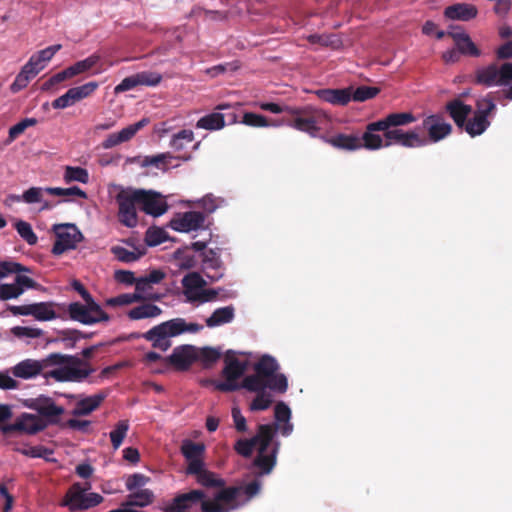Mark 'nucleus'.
Instances as JSON below:
<instances>
[{
  "instance_id": "obj_1",
  "label": "nucleus",
  "mask_w": 512,
  "mask_h": 512,
  "mask_svg": "<svg viewBox=\"0 0 512 512\" xmlns=\"http://www.w3.org/2000/svg\"><path fill=\"white\" fill-rule=\"evenodd\" d=\"M278 370L277 360L270 355H263L254 364L255 373L246 376L242 381V386L246 390L269 388L274 392L283 394L288 389V380L284 374L277 373Z\"/></svg>"
},
{
  "instance_id": "obj_2",
  "label": "nucleus",
  "mask_w": 512,
  "mask_h": 512,
  "mask_svg": "<svg viewBox=\"0 0 512 512\" xmlns=\"http://www.w3.org/2000/svg\"><path fill=\"white\" fill-rule=\"evenodd\" d=\"M381 131L383 132V137L376 134V131H369L366 126L362 135V140L365 141V149L374 151L394 144L406 148H414L422 147L427 144L426 138L421 137L416 130L404 131L400 128H388L387 130Z\"/></svg>"
},
{
  "instance_id": "obj_3",
  "label": "nucleus",
  "mask_w": 512,
  "mask_h": 512,
  "mask_svg": "<svg viewBox=\"0 0 512 512\" xmlns=\"http://www.w3.org/2000/svg\"><path fill=\"white\" fill-rule=\"evenodd\" d=\"M202 328L198 323H187L184 318L178 317L152 327L142 337L151 342L153 348L167 351L172 345L170 338L184 333H197Z\"/></svg>"
},
{
  "instance_id": "obj_4",
  "label": "nucleus",
  "mask_w": 512,
  "mask_h": 512,
  "mask_svg": "<svg viewBox=\"0 0 512 512\" xmlns=\"http://www.w3.org/2000/svg\"><path fill=\"white\" fill-rule=\"evenodd\" d=\"M59 355L64 359L44 370L43 377L46 380L52 378L56 382H82L95 371L89 362L77 356L61 353Z\"/></svg>"
},
{
  "instance_id": "obj_5",
  "label": "nucleus",
  "mask_w": 512,
  "mask_h": 512,
  "mask_svg": "<svg viewBox=\"0 0 512 512\" xmlns=\"http://www.w3.org/2000/svg\"><path fill=\"white\" fill-rule=\"evenodd\" d=\"M290 117L285 119L287 126L298 131L316 137L329 123V116L321 109L307 105L304 107H292L289 110Z\"/></svg>"
},
{
  "instance_id": "obj_6",
  "label": "nucleus",
  "mask_w": 512,
  "mask_h": 512,
  "mask_svg": "<svg viewBox=\"0 0 512 512\" xmlns=\"http://www.w3.org/2000/svg\"><path fill=\"white\" fill-rule=\"evenodd\" d=\"M473 82L485 87L510 85L503 93L505 99L512 100V63L505 62L498 65L494 62L480 67L474 72Z\"/></svg>"
},
{
  "instance_id": "obj_7",
  "label": "nucleus",
  "mask_w": 512,
  "mask_h": 512,
  "mask_svg": "<svg viewBox=\"0 0 512 512\" xmlns=\"http://www.w3.org/2000/svg\"><path fill=\"white\" fill-rule=\"evenodd\" d=\"M91 488L90 483L82 486L80 483H74L67 491L62 505L67 506L70 511H82L95 507L103 501V497L98 493H86Z\"/></svg>"
},
{
  "instance_id": "obj_8",
  "label": "nucleus",
  "mask_w": 512,
  "mask_h": 512,
  "mask_svg": "<svg viewBox=\"0 0 512 512\" xmlns=\"http://www.w3.org/2000/svg\"><path fill=\"white\" fill-rule=\"evenodd\" d=\"M242 486L220 487L209 503H204V512H231L242 505Z\"/></svg>"
},
{
  "instance_id": "obj_9",
  "label": "nucleus",
  "mask_w": 512,
  "mask_h": 512,
  "mask_svg": "<svg viewBox=\"0 0 512 512\" xmlns=\"http://www.w3.org/2000/svg\"><path fill=\"white\" fill-rule=\"evenodd\" d=\"M277 428V426L269 424L258 425L256 435L250 439L237 440L234 444V450L242 457L250 458L255 446H261V450H263L265 447H269L272 444Z\"/></svg>"
},
{
  "instance_id": "obj_10",
  "label": "nucleus",
  "mask_w": 512,
  "mask_h": 512,
  "mask_svg": "<svg viewBox=\"0 0 512 512\" xmlns=\"http://www.w3.org/2000/svg\"><path fill=\"white\" fill-rule=\"evenodd\" d=\"M115 200L118 205L119 222L128 228L137 226L138 216L136 208H140L137 189H122L117 193Z\"/></svg>"
},
{
  "instance_id": "obj_11",
  "label": "nucleus",
  "mask_w": 512,
  "mask_h": 512,
  "mask_svg": "<svg viewBox=\"0 0 512 512\" xmlns=\"http://www.w3.org/2000/svg\"><path fill=\"white\" fill-rule=\"evenodd\" d=\"M67 312L71 320L84 325H93L109 321V315L97 302H72L68 305Z\"/></svg>"
},
{
  "instance_id": "obj_12",
  "label": "nucleus",
  "mask_w": 512,
  "mask_h": 512,
  "mask_svg": "<svg viewBox=\"0 0 512 512\" xmlns=\"http://www.w3.org/2000/svg\"><path fill=\"white\" fill-rule=\"evenodd\" d=\"M64 358L59 353H51L41 360L25 359L11 368L12 374L21 379H31L43 376L45 369L59 364Z\"/></svg>"
},
{
  "instance_id": "obj_13",
  "label": "nucleus",
  "mask_w": 512,
  "mask_h": 512,
  "mask_svg": "<svg viewBox=\"0 0 512 512\" xmlns=\"http://www.w3.org/2000/svg\"><path fill=\"white\" fill-rule=\"evenodd\" d=\"M234 352L229 350L226 353V365L222 371L225 378L224 382H214L215 388L221 392H233L243 388L242 383H237V380L244 374L246 370V363L240 362L234 357Z\"/></svg>"
},
{
  "instance_id": "obj_14",
  "label": "nucleus",
  "mask_w": 512,
  "mask_h": 512,
  "mask_svg": "<svg viewBox=\"0 0 512 512\" xmlns=\"http://www.w3.org/2000/svg\"><path fill=\"white\" fill-rule=\"evenodd\" d=\"M53 231L56 239L51 252L55 256L75 249L83 239L81 232L74 224H56L53 226Z\"/></svg>"
},
{
  "instance_id": "obj_15",
  "label": "nucleus",
  "mask_w": 512,
  "mask_h": 512,
  "mask_svg": "<svg viewBox=\"0 0 512 512\" xmlns=\"http://www.w3.org/2000/svg\"><path fill=\"white\" fill-rule=\"evenodd\" d=\"M46 426V423L40 417L28 413H23L15 420L14 423L3 425L1 430L4 434L20 432L34 435L44 430Z\"/></svg>"
},
{
  "instance_id": "obj_16",
  "label": "nucleus",
  "mask_w": 512,
  "mask_h": 512,
  "mask_svg": "<svg viewBox=\"0 0 512 512\" xmlns=\"http://www.w3.org/2000/svg\"><path fill=\"white\" fill-rule=\"evenodd\" d=\"M216 109L229 110V112L226 114L213 112L208 115H205L197 121L196 127L205 130H219L225 126L226 118L229 124H233L237 121V115L230 104H220L216 107Z\"/></svg>"
},
{
  "instance_id": "obj_17",
  "label": "nucleus",
  "mask_w": 512,
  "mask_h": 512,
  "mask_svg": "<svg viewBox=\"0 0 512 512\" xmlns=\"http://www.w3.org/2000/svg\"><path fill=\"white\" fill-rule=\"evenodd\" d=\"M197 350L192 345H181L173 349L164 359L165 364L173 366L178 371H186L197 360Z\"/></svg>"
},
{
  "instance_id": "obj_18",
  "label": "nucleus",
  "mask_w": 512,
  "mask_h": 512,
  "mask_svg": "<svg viewBox=\"0 0 512 512\" xmlns=\"http://www.w3.org/2000/svg\"><path fill=\"white\" fill-rule=\"evenodd\" d=\"M137 194L140 209L146 214L158 217L167 211L168 205L159 193L137 189Z\"/></svg>"
},
{
  "instance_id": "obj_19",
  "label": "nucleus",
  "mask_w": 512,
  "mask_h": 512,
  "mask_svg": "<svg viewBox=\"0 0 512 512\" xmlns=\"http://www.w3.org/2000/svg\"><path fill=\"white\" fill-rule=\"evenodd\" d=\"M422 126L428 134L427 142H439L452 132L451 124L445 122L443 116L440 114H433L426 117L422 122Z\"/></svg>"
},
{
  "instance_id": "obj_20",
  "label": "nucleus",
  "mask_w": 512,
  "mask_h": 512,
  "mask_svg": "<svg viewBox=\"0 0 512 512\" xmlns=\"http://www.w3.org/2000/svg\"><path fill=\"white\" fill-rule=\"evenodd\" d=\"M206 216L200 211H188L170 221V227L178 232H190L204 227Z\"/></svg>"
},
{
  "instance_id": "obj_21",
  "label": "nucleus",
  "mask_w": 512,
  "mask_h": 512,
  "mask_svg": "<svg viewBox=\"0 0 512 512\" xmlns=\"http://www.w3.org/2000/svg\"><path fill=\"white\" fill-rule=\"evenodd\" d=\"M415 120V116L410 112L390 113L377 121L368 123L366 126L369 131H380L388 128H399Z\"/></svg>"
},
{
  "instance_id": "obj_22",
  "label": "nucleus",
  "mask_w": 512,
  "mask_h": 512,
  "mask_svg": "<svg viewBox=\"0 0 512 512\" xmlns=\"http://www.w3.org/2000/svg\"><path fill=\"white\" fill-rule=\"evenodd\" d=\"M174 499L184 512H193L197 509L204 512V503H209L205 492L200 489H193L187 493L179 494Z\"/></svg>"
},
{
  "instance_id": "obj_23",
  "label": "nucleus",
  "mask_w": 512,
  "mask_h": 512,
  "mask_svg": "<svg viewBox=\"0 0 512 512\" xmlns=\"http://www.w3.org/2000/svg\"><path fill=\"white\" fill-rule=\"evenodd\" d=\"M148 122L149 120L147 118H143L134 124L128 125L117 133L109 134L107 138L101 143V147L103 149H111L121 143L128 142L136 135L140 129L145 127Z\"/></svg>"
},
{
  "instance_id": "obj_24",
  "label": "nucleus",
  "mask_w": 512,
  "mask_h": 512,
  "mask_svg": "<svg viewBox=\"0 0 512 512\" xmlns=\"http://www.w3.org/2000/svg\"><path fill=\"white\" fill-rule=\"evenodd\" d=\"M205 451L203 443L193 442L192 440H184L181 445V453L188 461L186 472H197L200 466L204 465L202 460Z\"/></svg>"
},
{
  "instance_id": "obj_25",
  "label": "nucleus",
  "mask_w": 512,
  "mask_h": 512,
  "mask_svg": "<svg viewBox=\"0 0 512 512\" xmlns=\"http://www.w3.org/2000/svg\"><path fill=\"white\" fill-rule=\"evenodd\" d=\"M279 445V442H274L270 451H268L269 447H265L263 450H261V446L258 447V454L253 460V466L260 470V475H268L274 469Z\"/></svg>"
},
{
  "instance_id": "obj_26",
  "label": "nucleus",
  "mask_w": 512,
  "mask_h": 512,
  "mask_svg": "<svg viewBox=\"0 0 512 512\" xmlns=\"http://www.w3.org/2000/svg\"><path fill=\"white\" fill-rule=\"evenodd\" d=\"M203 270L208 278L217 281L224 274V266L220 254L214 249H208L202 253Z\"/></svg>"
},
{
  "instance_id": "obj_27",
  "label": "nucleus",
  "mask_w": 512,
  "mask_h": 512,
  "mask_svg": "<svg viewBox=\"0 0 512 512\" xmlns=\"http://www.w3.org/2000/svg\"><path fill=\"white\" fill-rule=\"evenodd\" d=\"M448 36L451 37L455 43L460 55L469 57H480L481 51L472 41L471 37L463 30L448 31Z\"/></svg>"
},
{
  "instance_id": "obj_28",
  "label": "nucleus",
  "mask_w": 512,
  "mask_h": 512,
  "mask_svg": "<svg viewBox=\"0 0 512 512\" xmlns=\"http://www.w3.org/2000/svg\"><path fill=\"white\" fill-rule=\"evenodd\" d=\"M323 139L329 145L341 150L355 151L365 148V141L362 140V136L339 133L332 137H323Z\"/></svg>"
},
{
  "instance_id": "obj_29",
  "label": "nucleus",
  "mask_w": 512,
  "mask_h": 512,
  "mask_svg": "<svg viewBox=\"0 0 512 512\" xmlns=\"http://www.w3.org/2000/svg\"><path fill=\"white\" fill-rule=\"evenodd\" d=\"M317 96L330 104L345 106L352 100V89H320L316 92Z\"/></svg>"
},
{
  "instance_id": "obj_30",
  "label": "nucleus",
  "mask_w": 512,
  "mask_h": 512,
  "mask_svg": "<svg viewBox=\"0 0 512 512\" xmlns=\"http://www.w3.org/2000/svg\"><path fill=\"white\" fill-rule=\"evenodd\" d=\"M445 109L457 127L460 129H463L467 118L472 111V107L470 105L465 104L459 99L449 101L446 104Z\"/></svg>"
},
{
  "instance_id": "obj_31",
  "label": "nucleus",
  "mask_w": 512,
  "mask_h": 512,
  "mask_svg": "<svg viewBox=\"0 0 512 512\" xmlns=\"http://www.w3.org/2000/svg\"><path fill=\"white\" fill-rule=\"evenodd\" d=\"M478 14L476 6L467 3H458L445 8L444 16L451 20L469 21Z\"/></svg>"
},
{
  "instance_id": "obj_32",
  "label": "nucleus",
  "mask_w": 512,
  "mask_h": 512,
  "mask_svg": "<svg viewBox=\"0 0 512 512\" xmlns=\"http://www.w3.org/2000/svg\"><path fill=\"white\" fill-rule=\"evenodd\" d=\"M32 408L36 410L39 415L46 418L49 423L56 424L59 417L64 413V408L57 406L51 399L37 401Z\"/></svg>"
},
{
  "instance_id": "obj_33",
  "label": "nucleus",
  "mask_w": 512,
  "mask_h": 512,
  "mask_svg": "<svg viewBox=\"0 0 512 512\" xmlns=\"http://www.w3.org/2000/svg\"><path fill=\"white\" fill-rule=\"evenodd\" d=\"M196 478L198 484L206 488H220L225 486V480L218 477L214 472L207 470L204 465L200 466L197 472H187Z\"/></svg>"
},
{
  "instance_id": "obj_34",
  "label": "nucleus",
  "mask_w": 512,
  "mask_h": 512,
  "mask_svg": "<svg viewBox=\"0 0 512 512\" xmlns=\"http://www.w3.org/2000/svg\"><path fill=\"white\" fill-rule=\"evenodd\" d=\"M106 398L105 393H98L81 399L77 402L74 410V416H85L96 410Z\"/></svg>"
},
{
  "instance_id": "obj_35",
  "label": "nucleus",
  "mask_w": 512,
  "mask_h": 512,
  "mask_svg": "<svg viewBox=\"0 0 512 512\" xmlns=\"http://www.w3.org/2000/svg\"><path fill=\"white\" fill-rule=\"evenodd\" d=\"M174 158L175 157L171 153L167 152L154 156H138L130 159V161L132 163L140 164L142 167L154 166L158 169L166 170L171 160Z\"/></svg>"
},
{
  "instance_id": "obj_36",
  "label": "nucleus",
  "mask_w": 512,
  "mask_h": 512,
  "mask_svg": "<svg viewBox=\"0 0 512 512\" xmlns=\"http://www.w3.org/2000/svg\"><path fill=\"white\" fill-rule=\"evenodd\" d=\"M234 307L226 306L216 309L209 318L206 319V325L210 328L230 323L234 319Z\"/></svg>"
},
{
  "instance_id": "obj_37",
  "label": "nucleus",
  "mask_w": 512,
  "mask_h": 512,
  "mask_svg": "<svg viewBox=\"0 0 512 512\" xmlns=\"http://www.w3.org/2000/svg\"><path fill=\"white\" fill-rule=\"evenodd\" d=\"M154 501V494L149 489H139L127 496L125 506L132 508L145 507Z\"/></svg>"
},
{
  "instance_id": "obj_38",
  "label": "nucleus",
  "mask_w": 512,
  "mask_h": 512,
  "mask_svg": "<svg viewBox=\"0 0 512 512\" xmlns=\"http://www.w3.org/2000/svg\"><path fill=\"white\" fill-rule=\"evenodd\" d=\"M162 313V309L154 304H143L134 307L128 312V317L132 320L157 317Z\"/></svg>"
},
{
  "instance_id": "obj_39",
  "label": "nucleus",
  "mask_w": 512,
  "mask_h": 512,
  "mask_svg": "<svg viewBox=\"0 0 512 512\" xmlns=\"http://www.w3.org/2000/svg\"><path fill=\"white\" fill-rule=\"evenodd\" d=\"M490 125V121L483 116L474 113V116L466 121L463 129L471 136L481 135Z\"/></svg>"
},
{
  "instance_id": "obj_40",
  "label": "nucleus",
  "mask_w": 512,
  "mask_h": 512,
  "mask_svg": "<svg viewBox=\"0 0 512 512\" xmlns=\"http://www.w3.org/2000/svg\"><path fill=\"white\" fill-rule=\"evenodd\" d=\"M53 302L33 303V317L38 321H49L57 318Z\"/></svg>"
},
{
  "instance_id": "obj_41",
  "label": "nucleus",
  "mask_w": 512,
  "mask_h": 512,
  "mask_svg": "<svg viewBox=\"0 0 512 512\" xmlns=\"http://www.w3.org/2000/svg\"><path fill=\"white\" fill-rule=\"evenodd\" d=\"M267 388H262L261 390H249L250 392H256L257 395L250 403V410L252 411H263L268 409L272 402V395L266 391Z\"/></svg>"
},
{
  "instance_id": "obj_42",
  "label": "nucleus",
  "mask_w": 512,
  "mask_h": 512,
  "mask_svg": "<svg viewBox=\"0 0 512 512\" xmlns=\"http://www.w3.org/2000/svg\"><path fill=\"white\" fill-rule=\"evenodd\" d=\"M63 178L66 183L80 182L86 184L89 181V173L82 167L66 166Z\"/></svg>"
},
{
  "instance_id": "obj_43",
  "label": "nucleus",
  "mask_w": 512,
  "mask_h": 512,
  "mask_svg": "<svg viewBox=\"0 0 512 512\" xmlns=\"http://www.w3.org/2000/svg\"><path fill=\"white\" fill-rule=\"evenodd\" d=\"M129 430V422L128 420H120L116 423L114 429L110 432V440L114 450H117L123 440L125 439L127 432Z\"/></svg>"
},
{
  "instance_id": "obj_44",
  "label": "nucleus",
  "mask_w": 512,
  "mask_h": 512,
  "mask_svg": "<svg viewBox=\"0 0 512 512\" xmlns=\"http://www.w3.org/2000/svg\"><path fill=\"white\" fill-rule=\"evenodd\" d=\"M194 140V133L192 130L183 129L178 133L174 134L171 141L170 146L176 150H183L187 144L191 143Z\"/></svg>"
},
{
  "instance_id": "obj_45",
  "label": "nucleus",
  "mask_w": 512,
  "mask_h": 512,
  "mask_svg": "<svg viewBox=\"0 0 512 512\" xmlns=\"http://www.w3.org/2000/svg\"><path fill=\"white\" fill-rule=\"evenodd\" d=\"M143 300H145L144 295L138 294L136 292L133 294L125 293V294H120L116 297L107 299L106 304L111 307H116V306L129 305L134 302H139V301H143Z\"/></svg>"
},
{
  "instance_id": "obj_46",
  "label": "nucleus",
  "mask_w": 512,
  "mask_h": 512,
  "mask_svg": "<svg viewBox=\"0 0 512 512\" xmlns=\"http://www.w3.org/2000/svg\"><path fill=\"white\" fill-rule=\"evenodd\" d=\"M197 357V360L201 361L204 366L210 367L220 359L221 351L212 347H204L197 351Z\"/></svg>"
},
{
  "instance_id": "obj_47",
  "label": "nucleus",
  "mask_w": 512,
  "mask_h": 512,
  "mask_svg": "<svg viewBox=\"0 0 512 512\" xmlns=\"http://www.w3.org/2000/svg\"><path fill=\"white\" fill-rule=\"evenodd\" d=\"M14 227L21 238L29 245H35L37 243L38 237L28 222L19 220L15 223Z\"/></svg>"
},
{
  "instance_id": "obj_48",
  "label": "nucleus",
  "mask_w": 512,
  "mask_h": 512,
  "mask_svg": "<svg viewBox=\"0 0 512 512\" xmlns=\"http://www.w3.org/2000/svg\"><path fill=\"white\" fill-rule=\"evenodd\" d=\"M73 77L75 76L73 74L71 67L69 66L66 69L54 74L47 81H45L41 86V90L49 91L52 89L53 86Z\"/></svg>"
},
{
  "instance_id": "obj_49",
  "label": "nucleus",
  "mask_w": 512,
  "mask_h": 512,
  "mask_svg": "<svg viewBox=\"0 0 512 512\" xmlns=\"http://www.w3.org/2000/svg\"><path fill=\"white\" fill-rule=\"evenodd\" d=\"M21 454L32 457V458H43L47 461H51L49 456L53 454V451L43 445L29 446L26 448L18 449Z\"/></svg>"
},
{
  "instance_id": "obj_50",
  "label": "nucleus",
  "mask_w": 512,
  "mask_h": 512,
  "mask_svg": "<svg viewBox=\"0 0 512 512\" xmlns=\"http://www.w3.org/2000/svg\"><path fill=\"white\" fill-rule=\"evenodd\" d=\"M30 272V269L14 261L0 260V280L13 273Z\"/></svg>"
},
{
  "instance_id": "obj_51",
  "label": "nucleus",
  "mask_w": 512,
  "mask_h": 512,
  "mask_svg": "<svg viewBox=\"0 0 512 512\" xmlns=\"http://www.w3.org/2000/svg\"><path fill=\"white\" fill-rule=\"evenodd\" d=\"M100 58L101 57L98 54H92L86 59L78 61L75 64L71 65L70 67L73 71L74 76H77L92 69L100 61Z\"/></svg>"
},
{
  "instance_id": "obj_52",
  "label": "nucleus",
  "mask_w": 512,
  "mask_h": 512,
  "mask_svg": "<svg viewBox=\"0 0 512 512\" xmlns=\"http://www.w3.org/2000/svg\"><path fill=\"white\" fill-rule=\"evenodd\" d=\"M98 88V83L95 81L85 83L81 86L70 88L75 103L81 101L84 98L89 97Z\"/></svg>"
},
{
  "instance_id": "obj_53",
  "label": "nucleus",
  "mask_w": 512,
  "mask_h": 512,
  "mask_svg": "<svg viewBox=\"0 0 512 512\" xmlns=\"http://www.w3.org/2000/svg\"><path fill=\"white\" fill-rule=\"evenodd\" d=\"M111 251L119 261L125 263L137 261L143 255V252L130 251L121 246L112 247Z\"/></svg>"
},
{
  "instance_id": "obj_54",
  "label": "nucleus",
  "mask_w": 512,
  "mask_h": 512,
  "mask_svg": "<svg viewBox=\"0 0 512 512\" xmlns=\"http://www.w3.org/2000/svg\"><path fill=\"white\" fill-rule=\"evenodd\" d=\"M45 191L46 193L54 196H78L80 198L87 197L86 192L77 186L70 188L47 187L45 188Z\"/></svg>"
},
{
  "instance_id": "obj_55",
  "label": "nucleus",
  "mask_w": 512,
  "mask_h": 512,
  "mask_svg": "<svg viewBox=\"0 0 512 512\" xmlns=\"http://www.w3.org/2000/svg\"><path fill=\"white\" fill-rule=\"evenodd\" d=\"M136 77L138 86H157L162 80V75L153 71L136 73Z\"/></svg>"
},
{
  "instance_id": "obj_56",
  "label": "nucleus",
  "mask_w": 512,
  "mask_h": 512,
  "mask_svg": "<svg viewBox=\"0 0 512 512\" xmlns=\"http://www.w3.org/2000/svg\"><path fill=\"white\" fill-rule=\"evenodd\" d=\"M307 40L311 44H318L325 47H336L340 42L335 35L328 34H311L307 37Z\"/></svg>"
},
{
  "instance_id": "obj_57",
  "label": "nucleus",
  "mask_w": 512,
  "mask_h": 512,
  "mask_svg": "<svg viewBox=\"0 0 512 512\" xmlns=\"http://www.w3.org/2000/svg\"><path fill=\"white\" fill-rule=\"evenodd\" d=\"M380 92L377 87L360 86L352 93V100L364 102L374 98Z\"/></svg>"
},
{
  "instance_id": "obj_58",
  "label": "nucleus",
  "mask_w": 512,
  "mask_h": 512,
  "mask_svg": "<svg viewBox=\"0 0 512 512\" xmlns=\"http://www.w3.org/2000/svg\"><path fill=\"white\" fill-rule=\"evenodd\" d=\"M23 294V289L18 287L15 282L10 284L0 285V300L7 301L10 299H16Z\"/></svg>"
},
{
  "instance_id": "obj_59",
  "label": "nucleus",
  "mask_w": 512,
  "mask_h": 512,
  "mask_svg": "<svg viewBox=\"0 0 512 512\" xmlns=\"http://www.w3.org/2000/svg\"><path fill=\"white\" fill-rule=\"evenodd\" d=\"M167 238L166 232L160 228H149L145 235L148 246L154 247L163 243Z\"/></svg>"
},
{
  "instance_id": "obj_60",
  "label": "nucleus",
  "mask_w": 512,
  "mask_h": 512,
  "mask_svg": "<svg viewBox=\"0 0 512 512\" xmlns=\"http://www.w3.org/2000/svg\"><path fill=\"white\" fill-rule=\"evenodd\" d=\"M496 109V105L491 98L484 97L476 102L475 113L488 119V116Z\"/></svg>"
},
{
  "instance_id": "obj_61",
  "label": "nucleus",
  "mask_w": 512,
  "mask_h": 512,
  "mask_svg": "<svg viewBox=\"0 0 512 512\" xmlns=\"http://www.w3.org/2000/svg\"><path fill=\"white\" fill-rule=\"evenodd\" d=\"M11 333L17 338H39L43 331L39 328L15 326L11 329Z\"/></svg>"
},
{
  "instance_id": "obj_62",
  "label": "nucleus",
  "mask_w": 512,
  "mask_h": 512,
  "mask_svg": "<svg viewBox=\"0 0 512 512\" xmlns=\"http://www.w3.org/2000/svg\"><path fill=\"white\" fill-rule=\"evenodd\" d=\"M242 123L251 127L269 126L268 120L265 116L253 112L244 113Z\"/></svg>"
},
{
  "instance_id": "obj_63",
  "label": "nucleus",
  "mask_w": 512,
  "mask_h": 512,
  "mask_svg": "<svg viewBox=\"0 0 512 512\" xmlns=\"http://www.w3.org/2000/svg\"><path fill=\"white\" fill-rule=\"evenodd\" d=\"M44 192H46L45 188L31 187L23 192V202L27 204L41 203L43 201Z\"/></svg>"
},
{
  "instance_id": "obj_64",
  "label": "nucleus",
  "mask_w": 512,
  "mask_h": 512,
  "mask_svg": "<svg viewBox=\"0 0 512 512\" xmlns=\"http://www.w3.org/2000/svg\"><path fill=\"white\" fill-rule=\"evenodd\" d=\"M33 77L35 76L30 75V72L26 69V67H23L21 72L16 76L14 82L11 84V91L18 92L25 88Z\"/></svg>"
}]
</instances>
